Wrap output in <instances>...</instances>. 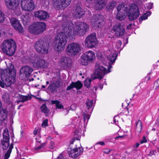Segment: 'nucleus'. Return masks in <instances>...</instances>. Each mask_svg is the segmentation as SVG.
<instances>
[{
	"instance_id": "6e6d98bb",
	"label": "nucleus",
	"mask_w": 159,
	"mask_h": 159,
	"mask_svg": "<svg viewBox=\"0 0 159 159\" xmlns=\"http://www.w3.org/2000/svg\"><path fill=\"white\" fill-rule=\"evenodd\" d=\"M75 139L78 140H79V139L77 138H76V137L74 139H71V141H70V144H73Z\"/></svg>"
},
{
	"instance_id": "0eeeda50",
	"label": "nucleus",
	"mask_w": 159,
	"mask_h": 159,
	"mask_svg": "<svg viewBox=\"0 0 159 159\" xmlns=\"http://www.w3.org/2000/svg\"><path fill=\"white\" fill-rule=\"evenodd\" d=\"M80 51V46L76 43H72L69 44L67 46L66 53L69 56L73 57L77 55Z\"/></svg>"
},
{
	"instance_id": "72a5a7b5",
	"label": "nucleus",
	"mask_w": 159,
	"mask_h": 159,
	"mask_svg": "<svg viewBox=\"0 0 159 159\" xmlns=\"http://www.w3.org/2000/svg\"><path fill=\"white\" fill-rule=\"evenodd\" d=\"M21 97L22 98L21 100L17 101L18 103L20 102H24L27 101L29 100L31 98V96L29 95L26 96H24L22 95Z\"/></svg>"
},
{
	"instance_id": "aec40b11",
	"label": "nucleus",
	"mask_w": 159,
	"mask_h": 159,
	"mask_svg": "<svg viewBox=\"0 0 159 159\" xmlns=\"http://www.w3.org/2000/svg\"><path fill=\"white\" fill-rule=\"evenodd\" d=\"M10 21L11 25L19 33H22L24 32L23 28L18 20L14 18L11 19Z\"/></svg>"
},
{
	"instance_id": "20e7f679",
	"label": "nucleus",
	"mask_w": 159,
	"mask_h": 159,
	"mask_svg": "<svg viewBox=\"0 0 159 159\" xmlns=\"http://www.w3.org/2000/svg\"><path fill=\"white\" fill-rule=\"evenodd\" d=\"M49 47V41L44 39H40L35 43V49L38 53L41 54H47Z\"/></svg>"
},
{
	"instance_id": "774afa93",
	"label": "nucleus",
	"mask_w": 159,
	"mask_h": 159,
	"mask_svg": "<svg viewBox=\"0 0 159 159\" xmlns=\"http://www.w3.org/2000/svg\"><path fill=\"white\" fill-rule=\"evenodd\" d=\"M22 96V95L20 94L19 95V96H18V97L17 98L18 99V100H21V98H22V97H21Z\"/></svg>"
},
{
	"instance_id": "6ab92c4d",
	"label": "nucleus",
	"mask_w": 159,
	"mask_h": 159,
	"mask_svg": "<svg viewBox=\"0 0 159 159\" xmlns=\"http://www.w3.org/2000/svg\"><path fill=\"white\" fill-rule=\"evenodd\" d=\"M71 59L69 57H64L59 62L60 66L63 69H68L71 66Z\"/></svg>"
},
{
	"instance_id": "473e14b6",
	"label": "nucleus",
	"mask_w": 159,
	"mask_h": 159,
	"mask_svg": "<svg viewBox=\"0 0 159 159\" xmlns=\"http://www.w3.org/2000/svg\"><path fill=\"white\" fill-rule=\"evenodd\" d=\"M7 115V111L6 109H2L0 110V116L4 119Z\"/></svg>"
},
{
	"instance_id": "37998d69",
	"label": "nucleus",
	"mask_w": 159,
	"mask_h": 159,
	"mask_svg": "<svg viewBox=\"0 0 159 159\" xmlns=\"http://www.w3.org/2000/svg\"><path fill=\"white\" fill-rule=\"evenodd\" d=\"M4 14L0 10V22H2L5 20Z\"/></svg>"
},
{
	"instance_id": "a211bd4d",
	"label": "nucleus",
	"mask_w": 159,
	"mask_h": 159,
	"mask_svg": "<svg viewBox=\"0 0 159 159\" xmlns=\"http://www.w3.org/2000/svg\"><path fill=\"white\" fill-rule=\"evenodd\" d=\"M112 30L117 36H122L125 32L123 26L120 23H116L113 27Z\"/></svg>"
},
{
	"instance_id": "9b49d317",
	"label": "nucleus",
	"mask_w": 159,
	"mask_h": 159,
	"mask_svg": "<svg viewBox=\"0 0 159 159\" xmlns=\"http://www.w3.org/2000/svg\"><path fill=\"white\" fill-rule=\"evenodd\" d=\"M7 8L10 10L15 12L19 10L20 1L18 0H4Z\"/></svg>"
},
{
	"instance_id": "f03ea898",
	"label": "nucleus",
	"mask_w": 159,
	"mask_h": 159,
	"mask_svg": "<svg viewBox=\"0 0 159 159\" xmlns=\"http://www.w3.org/2000/svg\"><path fill=\"white\" fill-rule=\"evenodd\" d=\"M14 71L12 68H7L2 71L1 74L0 86L4 88L10 87L11 84H14L15 81Z\"/></svg>"
},
{
	"instance_id": "f257e3e1",
	"label": "nucleus",
	"mask_w": 159,
	"mask_h": 159,
	"mask_svg": "<svg viewBox=\"0 0 159 159\" xmlns=\"http://www.w3.org/2000/svg\"><path fill=\"white\" fill-rule=\"evenodd\" d=\"M62 29V32L55 38L54 42L55 50L58 52L64 50L68 37L75 36V34L80 36L84 35L88 30L89 26L82 22H77L74 25L71 21L69 20L63 25Z\"/></svg>"
},
{
	"instance_id": "bb28decb",
	"label": "nucleus",
	"mask_w": 159,
	"mask_h": 159,
	"mask_svg": "<svg viewBox=\"0 0 159 159\" xmlns=\"http://www.w3.org/2000/svg\"><path fill=\"white\" fill-rule=\"evenodd\" d=\"M21 19L22 22L24 25H27L29 24L30 18L28 15H22Z\"/></svg>"
},
{
	"instance_id": "e2e57ef3",
	"label": "nucleus",
	"mask_w": 159,
	"mask_h": 159,
	"mask_svg": "<svg viewBox=\"0 0 159 159\" xmlns=\"http://www.w3.org/2000/svg\"><path fill=\"white\" fill-rule=\"evenodd\" d=\"M98 86L101 89H102L103 87L102 84L101 83L98 84Z\"/></svg>"
},
{
	"instance_id": "39448f33",
	"label": "nucleus",
	"mask_w": 159,
	"mask_h": 159,
	"mask_svg": "<svg viewBox=\"0 0 159 159\" xmlns=\"http://www.w3.org/2000/svg\"><path fill=\"white\" fill-rule=\"evenodd\" d=\"M46 24L41 22H36L31 25L29 28V31L34 35L43 32L46 29Z\"/></svg>"
},
{
	"instance_id": "dca6fc26",
	"label": "nucleus",
	"mask_w": 159,
	"mask_h": 159,
	"mask_svg": "<svg viewBox=\"0 0 159 159\" xmlns=\"http://www.w3.org/2000/svg\"><path fill=\"white\" fill-rule=\"evenodd\" d=\"M33 70L32 68L31 67L28 66H24L21 68L20 75L25 78H28L30 76Z\"/></svg>"
},
{
	"instance_id": "69168bd1",
	"label": "nucleus",
	"mask_w": 159,
	"mask_h": 159,
	"mask_svg": "<svg viewBox=\"0 0 159 159\" xmlns=\"http://www.w3.org/2000/svg\"><path fill=\"white\" fill-rule=\"evenodd\" d=\"M20 95V94H18L17 93H15L14 95L15 97L17 98Z\"/></svg>"
},
{
	"instance_id": "5fc2aeb1",
	"label": "nucleus",
	"mask_w": 159,
	"mask_h": 159,
	"mask_svg": "<svg viewBox=\"0 0 159 159\" xmlns=\"http://www.w3.org/2000/svg\"><path fill=\"white\" fill-rule=\"evenodd\" d=\"M49 147L51 149H53L54 148V142L52 141H51Z\"/></svg>"
},
{
	"instance_id": "9d476101",
	"label": "nucleus",
	"mask_w": 159,
	"mask_h": 159,
	"mask_svg": "<svg viewBox=\"0 0 159 159\" xmlns=\"http://www.w3.org/2000/svg\"><path fill=\"white\" fill-rule=\"evenodd\" d=\"M91 23L95 28H101L104 24V18L101 15H94L91 20Z\"/></svg>"
},
{
	"instance_id": "f3484780",
	"label": "nucleus",
	"mask_w": 159,
	"mask_h": 159,
	"mask_svg": "<svg viewBox=\"0 0 159 159\" xmlns=\"http://www.w3.org/2000/svg\"><path fill=\"white\" fill-rule=\"evenodd\" d=\"M33 66L37 68H45L48 67V64L44 60L38 57L33 63Z\"/></svg>"
},
{
	"instance_id": "ddd939ff",
	"label": "nucleus",
	"mask_w": 159,
	"mask_h": 159,
	"mask_svg": "<svg viewBox=\"0 0 159 159\" xmlns=\"http://www.w3.org/2000/svg\"><path fill=\"white\" fill-rule=\"evenodd\" d=\"M21 5L22 9L26 11H32L35 8L32 0H21Z\"/></svg>"
},
{
	"instance_id": "bf43d9fd",
	"label": "nucleus",
	"mask_w": 159,
	"mask_h": 159,
	"mask_svg": "<svg viewBox=\"0 0 159 159\" xmlns=\"http://www.w3.org/2000/svg\"><path fill=\"white\" fill-rule=\"evenodd\" d=\"M38 132V129L36 128L35 129L34 131V134L36 135L37 134Z\"/></svg>"
},
{
	"instance_id": "338daca9",
	"label": "nucleus",
	"mask_w": 159,
	"mask_h": 159,
	"mask_svg": "<svg viewBox=\"0 0 159 159\" xmlns=\"http://www.w3.org/2000/svg\"><path fill=\"white\" fill-rule=\"evenodd\" d=\"M3 120H4V119H3L2 117H1L0 116V125H1L2 124V121Z\"/></svg>"
},
{
	"instance_id": "4c0bfd02",
	"label": "nucleus",
	"mask_w": 159,
	"mask_h": 159,
	"mask_svg": "<svg viewBox=\"0 0 159 159\" xmlns=\"http://www.w3.org/2000/svg\"><path fill=\"white\" fill-rule=\"evenodd\" d=\"M93 100H88L86 102V107L89 109L92 107L93 106Z\"/></svg>"
},
{
	"instance_id": "cd10ccee",
	"label": "nucleus",
	"mask_w": 159,
	"mask_h": 159,
	"mask_svg": "<svg viewBox=\"0 0 159 159\" xmlns=\"http://www.w3.org/2000/svg\"><path fill=\"white\" fill-rule=\"evenodd\" d=\"M41 111L44 113L46 116H48L49 112V110L46 106V103H45L42 105L40 107Z\"/></svg>"
},
{
	"instance_id": "b1692460",
	"label": "nucleus",
	"mask_w": 159,
	"mask_h": 159,
	"mask_svg": "<svg viewBox=\"0 0 159 159\" xmlns=\"http://www.w3.org/2000/svg\"><path fill=\"white\" fill-rule=\"evenodd\" d=\"M83 86V84L80 81H77L76 82H72L68 86L67 88V90H70L72 89L75 88L77 90L80 89Z\"/></svg>"
},
{
	"instance_id": "58836bf2",
	"label": "nucleus",
	"mask_w": 159,
	"mask_h": 159,
	"mask_svg": "<svg viewBox=\"0 0 159 159\" xmlns=\"http://www.w3.org/2000/svg\"><path fill=\"white\" fill-rule=\"evenodd\" d=\"M89 118L90 116L89 115L85 113L83 115V120L84 122L86 123H87Z\"/></svg>"
},
{
	"instance_id": "4468645a",
	"label": "nucleus",
	"mask_w": 159,
	"mask_h": 159,
	"mask_svg": "<svg viewBox=\"0 0 159 159\" xmlns=\"http://www.w3.org/2000/svg\"><path fill=\"white\" fill-rule=\"evenodd\" d=\"M72 0H53V5L57 9H62L67 7L70 4Z\"/></svg>"
},
{
	"instance_id": "09e8293b",
	"label": "nucleus",
	"mask_w": 159,
	"mask_h": 159,
	"mask_svg": "<svg viewBox=\"0 0 159 159\" xmlns=\"http://www.w3.org/2000/svg\"><path fill=\"white\" fill-rule=\"evenodd\" d=\"M153 7V3H149L147 4V7L148 9H151Z\"/></svg>"
},
{
	"instance_id": "864d4df0",
	"label": "nucleus",
	"mask_w": 159,
	"mask_h": 159,
	"mask_svg": "<svg viewBox=\"0 0 159 159\" xmlns=\"http://www.w3.org/2000/svg\"><path fill=\"white\" fill-rule=\"evenodd\" d=\"M10 153L7 152L5 154L4 159H8L10 157Z\"/></svg>"
},
{
	"instance_id": "a878e982",
	"label": "nucleus",
	"mask_w": 159,
	"mask_h": 159,
	"mask_svg": "<svg viewBox=\"0 0 159 159\" xmlns=\"http://www.w3.org/2000/svg\"><path fill=\"white\" fill-rule=\"evenodd\" d=\"M78 151V148H76L69 151L68 153L70 157L73 158H76L79 156V153H77Z\"/></svg>"
},
{
	"instance_id": "ea45409f",
	"label": "nucleus",
	"mask_w": 159,
	"mask_h": 159,
	"mask_svg": "<svg viewBox=\"0 0 159 159\" xmlns=\"http://www.w3.org/2000/svg\"><path fill=\"white\" fill-rule=\"evenodd\" d=\"M91 80L90 79H86L84 82V85L87 88L89 87Z\"/></svg>"
},
{
	"instance_id": "c85d7f7f",
	"label": "nucleus",
	"mask_w": 159,
	"mask_h": 159,
	"mask_svg": "<svg viewBox=\"0 0 159 159\" xmlns=\"http://www.w3.org/2000/svg\"><path fill=\"white\" fill-rule=\"evenodd\" d=\"M126 13H124L122 11H117L116 18L118 20H121L126 17Z\"/></svg>"
},
{
	"instance_id": "412c9836",
	"label": "nucleus",
	"mask_w": 159,
	"mask_h": 159,
	"mask_svg": "<svg viewBox=\"0 0 159 159\" xmlns=\"http://www.w3.org/2000/svg\"><path fill=\"white\" fill-rule=\"evenodd\" d=\"M34 15L40 20H44L49 17V14L47 12L42 11H36Z\"/></svg>"
},
{
	"instance_id": "e433bc0d",
	"label": "nucleus",
	"mask_w": 159,
	"mask_h": 159,
	"mask_svg": "<svg viewBox=\"0 0 159 159\" xmlns=\"http://www.w3.org/2000/svg\"><path fill=\"white\" fill-rule=\"evenodd\" d=\"M2 98L4 101L7 103H9L10 100L9 98V95L8 94H6L3 95Z\"/></svg>"
},
{
	"instance_id": "c9c22d12",
	"label": "nucleus",
	"mask_w": 159,
	"mask_h": 159,
	"mask_svg": "<svg viewBox=\"0 0 159 159\" xmlns=\"http://www.w3.org/2000/svg\"><path fill=\"white\" fill-rule=\"evenodd\" d=\"M1 143L3 150L7 149L10 144L9 142H5L4 140H1Z\"/></svg>"
},
{
	"instance_id": "5701e85b",
	"label": "nucleus",
	"mask_w": 159,
	"mask_h": 159,
	"mask_svg": "<svg viewBox=\"0 0 159 159\" xmlns=\"http://www.w3.org/2000/svg\"><path fill=\"white\" fill-rule=\"evenodd\" d=\"M106 3V0H97L95 2L94 7L96 10L99 11L104 8Z\"/></svg>"
},
{
	"instance_id": "8fccbe9b",
	"label": "nucleus",
	"mask_w": 159,
	"mask_h": 159,
	"mask_svg": "<svg viewBox=\"0 0 159 159\" xmlns=\"http://www.w3.org/2000/svg\"><path fill=\"white\" fill-rule=\"evenodd\" d=\"M147 142V140L145 136H143V139L141 140L140 141V143L141 144L144 143H146Z\"/></svg>"
},
{
	"instance_id": "423d86ee",
	"label": "nucleus",
	"mask_w": 159,
	"mask_h": 159,
	"mask_svg": "<svg viewBox=\"0 0 159 159\" xmlns=\"http://www.w3.org/2000/svg\"><path fill=\"white\" fill-rule=\"evenodd\" d=\"M110 72V69L107 70L106 68L102 66L97 63L95 64V70L94 74L91 76V79L92 80L96 79L101 80L106 74Z\"/></svg>"
},
{
	"instance_id": "680f3d73",
	"label": "nucleus",
	"mask_w": 159,
	"mask_h": 159,
	"mask_svg": "<svg viewBox=\"0 0 159 159\" xmlns=\"http://www.w3.org/2000/svg\"><path fill=\"white\" fill-rule=\"evenodd\" d=\"M117 43L118 45H119V46H120L122 44V43L121 42V41L119 40H118L117 42Z\"/></svg>"
},
{
	"instance_id": "603ef678",
	"label": "nucleus",
	"mask_w": 159,
	"mask_h": 159,
	"mask_svg": "<svg viewBox=\"0 0 159 159\" xmlns=\"http://www.w3.org/2000/svg\"><path fill=\"white\" fill-rule=\"evenodd\" d=\"M154 85L156 86V88L159 87V78L154 83Z\"/></svg>"
},
{
	"instance_id": "c756f323",
	"label": "nucleus",
	"mask_w": 159,
	"mask_h": 159,
	"mask_svg": "<svg viewBox=\"0 0 159 159\" xmlns=\"http://www.w3.org/2000/svg\"><path fill=\"white\" fill-rule=\"evenodd\" d=\"M3 139L5 142H9L10 136L8 130L4 129L3 133Z\"/></svg>"
},
{
	"instance_id": "4d7b16f0",
	"label": "nucleus",
	"mask_w": 159,
	"mask_h": 159,
	"mask_svg": "<svg viewBox=\"0 0 159 159\" xmlns=\"http://www.w3.org/2000/svg\"><path fill=\"white\" fill-rule=\"evenodd\" d=\"M57 159H65L64 157L61 154L57 157Z\"/></svg>"
},
{
	"instance_id": "1a4fd4ad",
	"label": "nucleus",
	"mask_w": 159,
	"mask_h": 159,
	"mask_svg": "<svg viewBox=\"0 0 159 159\" xmlns=\"http://www.w3.org/2000/svg\"><path fill=\"white\" fill-rule=\"evenodd\" d=\"M95 57V54L93 51H86L81 56V63L83 65L86 66L92 62Z\"/></svg>"
},
{
	"instance_id": "49530a36",
	"label": "nucleus",
	"mask_w": 159,
	"mask_h": 159,
	"mask_svg": "<svg viewBox=\"0 0 159 159\" xmlns=\"http://www.w3.org/2000/svg\"><path fill=\"white\" fill-rule=\"evenodd\" d=\"M156 152V151L151 149L149 152L148 155L149 156H152V155H154L155 154V153Z\"/></svg>"
},
{
	"instance_id": "79ce46f5",
	"label": "nucleus",
	"mask_w": 159,
	"mask_h": 159,
	"mask_svg": "<svg viewBox=\"0 0 159 159\" xmlns=\"http://www.w3.org/2000/svg\"><path fill=\"white\" fill-rule=\"evenodd\" d=\"M124 7V3H122L121 4L119 5L117 7V11H122L123 12V8Z\"/></svg>"
},
{
	"instance_id": "a18cd8bd",
	"label": "nucleus",
	"mask_w": 159,
	"mask_h": 159,
	"mask_svg": "<svg viewBox=\"0 0 159 159\" xmlns=\"http://www.w3.org/2000/svg\"><path fill=\"white\" fill-rule=\"evenodd\" d=\"M128 11H129V10L127 5H125L124 3V7L123 8V12H124V13H126V14H127Z\"/></svg>"
},
{
	"instance_id": "13d9d810",
	"label": "nucleus",
	"mask_w": 159,
	"mask_h": 159,
	"mask_svg": "<svg viewBox=\"0 0 159 159\" xmlns=\"http://www.w3.org/2000/svg\"><path fill=\"white\" fill-rule=\"evenodd\" d=\"M111 150H108L107 149L105 150L104 151V152L106 154H109Z\"/></svg>"
},
{
	"instance_id": "4be33fe9",
	"label": "nucleus",
	"mask_w": 159,
	"mask_h": 159,
	"mask_svg": "<svg viewBox=\"0 0 159 159\" xmlns=\"http://www.w3.org/2000/svg\"><path fill=\"white\" fill-rule=\"evenodd\" d=\"M60 84L58 82L55 83H50L48 87V91L53 94H55L57 92V89L60 87Z\"/></svg>"
},
{
	"instance_id": "393cba45",
	"label": "nucleus",
	"mask_w": 159,
	"mask_h": 159,
	"mask_svg": "<svg viewBox=\"0 0 159 159\" xmlns=\"http://www.w3.org/2000/svg\"><path fill=\"white\" fill-rule=\"evenodd\" d=\"M117 57V54L116 53H114L112 55H109L108 57V59L109 61V66L108 67V70L112 68L111 64L115 62Z\"/></svg>"
},
{
	"instance_id": "7c9ffc66",
	"label": "nucleus",
	"mask_w": 159,
	"mask_h": 159,
	"mask_svg": "<svg viewBox=\"0 0 159 159\" xmlns=\"http://www.w3.org/2000/svg\"><path fill=\"white\" fill-rule=\"evenodd\" d=\"M51 104H55L56 106V108L58 109H61V108H63V107L62 105V103L61 102L57 100H52L51 101Z\"/></svg>"
},
{
	"instance_id": "f704fd0d",
	"label": "nucleus",
	"mask_w": 159,
	"mask_h": 159,
	"mask_svg": "<svg viewBox=\"0 0 159 159\" xmlns=\"http://www.w3.org/2000/svg\"><path fill=\"white\" fill-rule=\"evenodd\" d=\"M147 15L145 13L141 16L139 19V21L140 23H141L143 20H144L147 19L148 18V16H149L151 14L150 11L147 12Z\"/></svg>"
},
{
	"instance_id": "f8f14e48",
	"label": "nucleus",
	"mask_w": 159,
	"mask_h": 159,
	"mask_svg": "<svg viewBox=\"0 0 159 159\" xmlns=\"http://www.w3.org/2000/svg\"><path fill=\"white\" fill-rule=\"evenodd\" d=\"M97 44V39L95 33H93L90 34L85 40V45L88 48H93Z\"/></svg>"
},
{
	"instance_id": "7ed1b4c3",
	"label": "nucleus",
	"mask_w": 159,
	"mask_h": 159,
	"mask_svg": "<svg viewBox=\"0 0 159 159\" xmlns=\"http://www.w3.org/2000/svg\"><path fill=\"white\" fill-rule=\"evenodd\" d=\"M16 48V43L11 39L4 40L2 44V50L9 56H12L15 53Z\"/></svg>"
},
{
	"instance_id": "052dcab7",
	"label": "nucleus",
	"mask_w": 159,
	"mask_h": 159,
	"mask_svg": "<svg viewBox=\"0 0 159 159\" xmlns=\"http://www.w3.org/2000/svg\"><path fill=\"white\" fill-rule=\"evenodd\" d=\"M97 144H101V145L103 146L105 145V143L103 142H99L97 143Z\"/></svg>"
},
{
	"instance_id": "de8ad7c7",
	"label": "nucleus",
	"mask_w": 159,
	"mask_h": 159,
	"mask_svg": "<svg viewBox=\"0 0 159 159\" xmlns=\"http://www.w3.org/2000/svg\"><path fill=\"white\" fill-rule=\"evenodd\" d=\"M83 150L84 148L83 147H79L78 149V151L77 152V153H79V156L81 154V153L83 152Z\"/></svg>"
},
{
	"instance_id": "c03bdc74",
	"label": "nucleus",
	"mask_w": 159,
	"mask_h": 159,
	"mask_svg": "<svg viewBox=\"0 0 159 159\" xmlns=\"http://www.w3.org/2000/svg\"><path fill=\"white\" fill-rule=\"evenodd\" d=\"M48 120L46 119L43 121L42 124V127L45 128L46 126H48Z\"/></svg>"
},
{
	"instance_id": "6e6552de",
	"label": "nucleus",
	"mask_w": 159,
	"mask_h": 159,
	"mask_svg": "<svg viewBox=\"0 0 159 159\" xmlns=\"http://www.w3.org/2000/svg\"><path fill=\"white\" fill-rule=\"evenodd\" d=\"M139 14V7L136 4L133 3L129 5L128 16L130 21L137 19Z\"/></svg>"
},
{
	"instance_id": "0e129e2a",
	"label": "nucleus",
	"mask_w": 159,
	"mask_h": 159,
	"mask_svg": "<svg viewBox=\"0 0 159 159\" xmlns=\"http://www.w3.org/2000/svg\"><path fill=\"white\" fill-rule=\"evenodd\" d=\"M113 3H110L109 4V8L110 9H112L113 8L112 6V5L113 4Z\"/></svg>"
},
{
	"instance_id": "2eb2a0df",
	"label": "nucleus",
	"mask_w": 159,
	"mask_h": 159,
	"mask_svg": "<svg viewBox=\"0 0 159 159\" xmlns=\"http://www.w3.org/2000/svg\"><path fill=\"white\" fill-rule=\"evenodd\" d=\"M72 12L73 15L77 18H80L84 14L83 10L78 4L75 5L73 6V9L72 11Z\"/></svg>"
},
{
	"instance_id": "a19ab883",
	"label": "nucleus",
	"mask_w": 159,
	"mask_h": 159,
	"mask_svg": "<svg viewBox=\"0 0 159 159\" xmlns=\"http://www.w3.org/2000/svg\"><path fill=\"white\" fill-rule=\"evenodd\" d=\"M45 146V143H42L39 146L35 147L34 149L35 151H38L40 149H43Z\"/></svg>"
},
{
	"instance_id": "3c124183",
	"label": "nucleus",
	"mask_w": 159,
	"mask_h": 159,
	"mask_svg": "<svg viewBox=\"0 0 159 159\" xmlns=\"http://www.w3.org/2000/svg\"><path fill=\"white\" fill-rule=\"evenodd\" d=\"M13 144L12 143L10 145L9 148V149L8 150V151H7V152H8L11 153V150H12V149L13 148Z\"/></svg>"
},
{
	"instance_id": "2f4dec72",
	"label": "nucleus",
	"mask_w": 159,
	"mask_h": 159,
	"mask_svg": "<svg viewBox=\"0 0 159 159\" xmlns=\"http://www.w3.org/2000/svg\"><path fill=\"white\" fill-rule=\"evenodd\" d=\"M142 122L141 120H139L136 124V132L139 133L141 132L142 129Z\"/></svg>"
}]
</instances>
